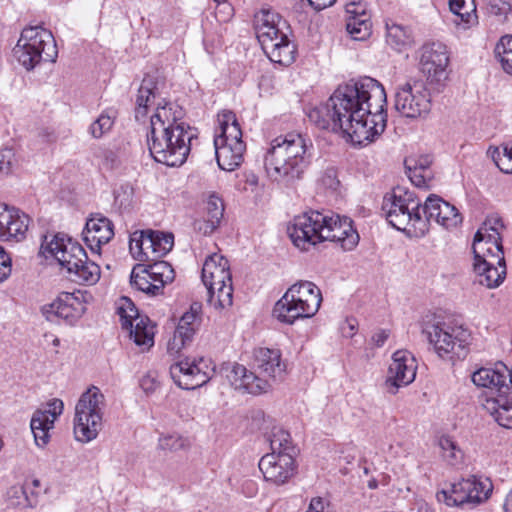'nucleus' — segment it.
<instances>
[{
    "label": "nucleus",
    "mask_w": 512,
    "mask_h": 512,
    "mask_svg": "<svg viewBox=\"0 0 512 512\" xmlns=\"http://www.w3.org/2000/svg\"><path fill=\"white\" fill-rule=\"evenodd\" d=\"M386 92L371 77L339 86L326 103L311 108L307 116L321 129L342 132L353 145L364 146L386 127Z\"/></svg>",
    "instance_id": "f257e3e1"
},
{
    "label": "nucleus",
    "mask_w": 512,
    "mask_h": 512,
    "mask_svg": "<svg viewBox=\"0 0 512 512\" xmlns=\"http://www.w3.org/2000/svg\"><path fill=\"white\" fill-rule=\"evenodd\" d=\"M182 116L179 106L164 99L157 103L147 135L150 154L157 162L175 167L186 161L195 134L181 121Z\"/></svg>",
    "instance_id": "f03ea898"
},
{
    "label": "nucleus",
    "mask_w": 512,
    "mask_h": 512,
    "mask_svg": "<svg viewBox=\"0 0 512 512\" xmlns=\"http://www.w3.org/2000/svg\"><path fill=\"white\" fill-rule=\"evenodd\" d=\"M292 243L302 251L323 241L337 242L345 251L353 250L359 235L346 216L312 210L296 216L287 227Z\"/></svg>",
    "instance_id": "7ed1b4c3"
},
{
    "label": "nucleus",
    "mask_w": 512,
    "mask_h": 512,
    "mask_svg": "<svg viewBox=\"0 0 512 512\" xmlns=\"http://www.w3.org/2000/svg\"><path fill=\"white\" fill-rule=\"evenodd\" d=\"M311 150V140L301 133L290 132L274 138L264 156L267 176L279 185L294 187L311 164Z\"/></svg>",
    "instance_id": "20e7f679"
},
{
    "label": "nucleus",
    "mask_w": 512,
    "mask_h": 512,
    "mask_svg": "<svg viewBox=\"0 0 512 512\" xmlns=\"http://www.w3.org/2000/svg\"><path fill=\"white\" fill-rule=\"evenodd\" d=\"M382 211L388 223L408 237L422 238L427 234V219L422 218L421 203L413 192L394 189L384 197Z\"/></svg>",
    "instance_id": "39448f33"
},
{
    "label": "nucleus",
    "mask_w": 512,
    "mask_h": 512,
    "mask_svg": "<svg viewBox=\"0 0 512 512\" xmlns=\"http://www.w3.org/2000/svg\"><path fill=\"white\" fill-rule=\"evenodd\" d=\"M321 303V290L310 281H300L293 284L276 302L273 313L280 322L291 325L299 319L313 317Z\"/></svg>",
    "instance_id": "423d86ee"
},
{
    "label": "nucleus",
    "mask_w": 512,
    "mask_h": 512,
    "mask_svg": "<svg viewBox=\"0 0 512 512\" xmlns=\"http://www.w3.org/2000/svg\"><path fill=\"white\" fill-rule=\"evenodd\" d=\"M219 128L214 138L218 166L225 171H233L243 161L246 146L242 141V131L236 116L231 111L218 114Z\"/></svg>",
    "instance_id": "0eeeda50"
},
{
    "label": "nucleus",
    "mask_w": 512,
    "mask_h": 512,
    "mask_svg": "<svg viewBox=\"0 0 512 512\" xmlns=\"http://www.w3.org/2000/svg\"><path fill=\"white\" fill-rule=\"evenodd\" d=\"M106 410V399L96 386L88 388L75 406L74 435L82 443H88L97 438L103 427V418Z\"/></svg>",
    "instance_id": "6e6552de"
},
{
    "label": "nucleus",
    "mask_w": 512,
    "mask_h": 512,
    "mask_svg": "<svg viewBox=\"0 0 512 512\" xmlns=\"http://www.w3.org/2000/svg\"><path fill=\"white\" fill-rule=\"evenodd\" d=\"M434 352L445 361L464 360L472 344L471 332L462 326L437 322L424 329Z\"/></svg>",
    "instance_id": "1a4fd4ad"
},
{
    "label": "nucleus",
    "mask_w": 512,
    "mask_h": 512,
    "mask_svg": "<svg viewBox=\"0 0 512 512\" xmlns=\"http://www.w3.org/2000/svg\"><path fill=\"white\" fill-rule=\"evenodd\" d=\"M58 51L52 33L40 26L23 29L14 48V55L27 70L41 61L55 62Z\"/></svg>",
    "instance_id": "9d476101"
},
{
    "label": "nucleus",
    "mask_w": 512,
    "mask_h": 512,
    "mask_svg": "<svg viewBox=\"0 0 512 512\" xmlns=\"http://www.w3.org/2000/svg\"><path fill=\"white\" fill-rule=\"evenodd\" d=\"M201 278L212 306L224 309L232 305V277L229 262L224 256L217 253L208 256L202 267Z\"/></svg>",
    "instance_id": "9b49d317"
},
{
    "label": "nucleus",
    "mask_w": 512,
    "mask_h": 512,
    "mask_svg": "<svg viewBox=\"0 0 512 512\" xmlns=\"http://www.w3.org/2000/svg\"><path fill=\"white\" fill-rule=\"evenodd\" d=\"M450 52L441 42L424 44L419 50L418 67L425 84L434 93L444 91L449 80Z\"/></svg>",
    "instance_id": "f8f14e48"
},
{
    "label": "nucleus",
    "mask_w": 512,
    "mask_h": 512,
    "mask_svg": "<svg viewBox=\"0 0 512 512\" xmlns=\"http://www.w3.org/2000/svg\"><path fill=\"white\" fill-rule=\"evenodd\" d=\"M420 80H409L396 87L395 109L406 118H426L432 109L431 92Z\"/></svg>",
    "instance_id": "ddd939ff"
},
{
    "label": "nucleus",
    "mask_w": 512,
    "mask_h": 512,
    "mask_svg": "<svg viewBox=\"0 0 512 512\" xmlns=\"http://www.w3.org/2000/svg\"><path fill=\"white\" fill-rule=\"evenodd\" d=\"M505 226L501 217L490 215L474 235L472 251L474 262L492 260L504 264L501 233Z\"/></svg>",
    "instance_id": "4468645a"
},
{
    "label": "nucleus",
    "mask_w": 512,
    "mask_h": 512,
    "mask_svg": "<svg viewBox=\"0 0 512 512\" xmlns=\"http://www.w3.org/2000/svg\"><path fill=\"white\" fill-rule=\"evenodd\" d=\"M491 492L492 484L488 479L472 476L452 484L449 490L438 491L436 498L448 506L477 505L485 501Z\"/></svg>",
    "instance_id": "2eb2a0df"
},
{
    "label": "nucleus",
    "mask_w": 512,
    "mask_h": 512,
    "mask_svg": "<svg viewBox=\"0 0 512 512\" xmlns=\"http://www.w3.org/2000/svg\"><path fill=\"white\" fill-rule=\"evenodd\" d=\"M42 254L53 257L67 273L76 269L86 259L84 248L76 241L62 234L45 236L40 248Z\"/></svg>",
    "instance_id": "dca6fc26"
},
{
    "label": "nucleus",
    "mask_w": 512,
    "mask_h": 512,
    "mask_svg": "<svg viewBox=\"0 0 512 512\" xmlns=\"http://www.w3.org/2000/svg\"><path fill=\"white\" fill-rule=\"evenodd\" d=\"M118 315L122 328L129 330L130 338L137 346L142 350L153 346L154 327L148 317L139 315L138 309L130 299L123 297L120 300Z\"/></svg>",
    "instance_id": "f3484780"
},
{
    "label": "nucleus",
    "mask_w": 512,
    "mask_h": 512,
    "mask_svg": "<svg viewBox=\"0 0 512 512\" xmlns=\"http://www.w3.org/2000/svg\"><path fill=\"white\" fill-rule=\"evenodd\" d=\"M214 373L209 360L204 358L185 359L170 367V375L175 384L186 390H193L206 384Z\"/></svg>",
    "instance_id": "a211bd4d"
},
{
    "label": "nucleus",
    "mask_w": 512,
    "mask_h": 512,
    "mask_svg": "<svg viewBox=\"0 0 512 512\" xmlns=\"http://www.w3.org/2000/svg\"><path fill=\"white\" fill-rule=\"evenodd\" d=\"M85 311L86 304L80 291L62 292L53 302L41 307V313L47 321L55 322L62 319L69 325H74Z\"/></svg>",
    "instance_id": "6ab92c4d"
},
{
    "label": "nucleus",
    "mask_w": 512,
    "mask_h": 512,
    "mask_svg": "<svg viewBox=\"0 0 512 512\" xmlns=\"http://www.w3.org/2000/svg\"><path fill=\"white\" fill-rule=\"evenodd\" d=\"M201 304H191L179 319L173 336L167 343V350L171 355L180 353L182 349L190 345L201 324Z\"/></svg>",
    "instance_id": "aec40b11"
},
{
    "label": "nucleus",
    "mask_w": 512,
    "mask_h": 512,
    "mask_svg": "<svg viewBox=\"0 0 512 512\" xmlns=\"http://www.w3.org/2000/svg\"><path fill=\"white\" fill-rule=\"evenodd\" d=\"M472 382L481 388L505 396L512 392V370L502 362L493 367H482L471 376Z\"/></svg>",
    "instance_id": "412c9836"
},
{
    "label": "nucleus",
    "mask_w": 512,
    "mask_h": 512,
    "mask_svg": "<svg viewBox=\"0 0 512 512\" xmlns=\"http://www.w3.org/2000/svg\"><path fill=\"white\" fill-rule=\"evenodd\" d=\"M415 376L416 365L412 354L406 350L396 351L392 356L385 382L387 392L393 395L396 394L400 387L412 383Z\"/></svg>",
    "instance_id": "4be33fe9"
},
{
    "label": "nucleus",
    "mask_w": 512,
    "mask_h": 512,
    "mask_svg": "<svg viewBox=\"0 0 512 512\" xmlns=\"http://www.w3.org/2000/svg\"><path fill=\"white\" fill-rule=\"evenodd\" d=\"M258 466L264 479L276 485L285 484L296 470L294 456L291 453H267L260 459Z\"/></svg>",
    "instance_id": "5701e85b"
},
{
    "label": "nucleus",
    "mask_w": 512,
    "mask_h": 512,
    "mask_svg": "<svg viewBox=\"0 0 512 512\" xmlns=\"http://www.w3.org/2000/svg\"><path fill=\"white\" fill-rule=\"evenodd\" d=\"M421 213L422 218L427 219V232L432 220L446 229L455 228L461 222L457 209L435 194L426 198L424 204L421 205Z\"/></svg>",
    "instance_id": "b1692460"
},
{
    "label": "nucleus",
    "mask_w": 512,
    "mask_h": 512,
    "mask_svg": "<svg viewBox=\"0 0 512 512\" xmlns=\"http://www.w3.org/2000/svg\"><path fill=\"white\" fill-rule=\"evenodd\" d=\"M227 378L235 389L253 395L266 393L271 387V383L268 379L256 375L254 372L247 370L245 366L238 363L232 365L227 374Z\"/></svg>",
    "instance_id": "393cba45"
},
{
    "label": "nucleus",
    "mask_w": 512,
    "mask_h": 512,
    "mask_svg": "<svg viewBox=\"0 0 512 512\" xmlns=\"http://www.w3.org/2000/svg\"><path fill=\"white\" fill-rule=\"evenodd\" d=\"M83 236L90 250L99 253L102 245L107 244L114 236L113 224L107 217L95 214L87 220Z\"/></svg>",
    "instance_id": "a878e982"
},
{
    "label": "nucleus",
    "mask_w": 512,
    "mask_h": 512,
    "mask_svg": "<svg viewBox=\"0 0 512 512\" xmlns=\"http://www.w3.org/2000/svg\"><path fill=\"white\" fill-rule=\"evenodd\" d=\"M280 24L281 17L270 10H261L255 15L254 28L262 49L271 47L274 41L285 35Z\"/></svg>",
    "instance_id": "bb28decb"
},
{
    "label": "nucleus",
    "mask_w": 512,
    "mask_h": 512,
    "mask_svg": "<svg viewBox=\"0 0 512 512\" xmlns=\"http://www.w3.org/2000/svg\"><path fill=\"white\" fill-rule=\"evenodd\" d=\"M254 367L265 379L281 380L286 371V365L282 361L281 352L278 349L258 348L254 351Z\"/></svg>",
    "instance_id": "cd10ccee"
},
{
    "label": "nucleus",
    "mask_w": 512,
    "mask_h": 512,
    "mask_svg": "<svg viewBox=\"0 0 512 512\" xmlns=\"http://www.w3.org/2000/svg\"><path fill=\"white\" fill-rule=\"evenodd\" d=\"M473 270L478 283L488 289L499 287L506 277V264H497L490 259L474 262Z\"/></svg>",
    "instance_id": "c85d7f7f"
},
{
    "label": "nucleus",
    "mask_w": 512,
    "mask_h": 512,
    "mask_svg": "<svg viewBox=\"0 0 512 512\" xmlns=\"http://www.w3.org/2000/svg\"><path fill=\"white\" fill-rule=\"evenodd\" d=\"M206 217L195 221V229L204 235L211 234L219 226L224 214L222 199L216 194H210L205 203Z\"/></svg>",
    "instance_id": "c756f323"
},
{
    "label": "nucleus",
    "mask_w": 512,
    "mask_h": 512,
    "mask_svg": "<svg viewBox=\"0 0 512 512\" xmlns=\"http://www.w3.org/2000/svg\"><path fill=\"white\" fill-rule=\"evenodd\" d=\"M153 230L135 231L130 235L129 250L132 257L140 262L156 261L149 253L153 249Z\"/></svg>",
    "instance_id": "7c9ffc66"
},
{
    "label": "nucleus",
    "mask_w": 512,
    "mask_h": 512,
    "mask_svg": "<svg viewBox=\"0 0 512 512\" xmlns=\"http://www.w3.org/2000/svg\"><path fill=\"white\" fill-rule=\"evenodd\" d=\"M451 12L455 15L457 27L467 30L478 24V15L474 0H449Z\"/></svg>",
    "instance_id": "2f4dec72"
},
{
    "label": "nucleus",
    "mask_w": 512,
    "mask_h": 512,
    "mask_svg": "<svg viewBox=\"0 0 512 512\" xmlns=\"http://www.w3.org/2000/svg\"><path fill=\"white\" fill-rule=\"evenodd\" d=\"M263 51L272 62L280 65L288 66L295 60L296 47L286 34Z\"/></svg>",
    "instance_id": "473e14b6"
},
{
    "label": "nucleus",
    "mask_w": 512,
    "mask_h": 512,
    "mask_svg": "<svg viewBox=\"0 0 512 512\" xmlns=\"http://www.w3.org/2000/svg\"><path fill=\"white\" fill-rule=\"evenodd\" d=\"M158 94L157 85L150 76L144 77L136 97L135 118L141 120L146 117L148 108L154 104Z\"/></svg>",
    "instance_id": "72a5a7b5"
},
{
    "label": "nucleus",
    "mask_w": 512,
    "mask_h": 512,
    "mask_svg": "<svg viewBox=\"0 0 512 512\" xmlns=\"http://www.w3.org/2000/svg\"><path fill=\"white\" fill-rule=\"evenodd\" d=\"M483 408L502 427L512 428V403L504 396L499 398H487Z\"/></svg>",
    "instance_id": "f704fd0d"
},
{
    "label": "nucleus",
    "mask_w": 512,
    "mask_h": 512,
    "mask_svg": "<svg viewBox=\"0 0 512 512\" xmlns=\"http://www.w3.org/2000/svg\"><path fill=\"white\" fill-rule=\"evenodd\" d=\"M386 43L397 51L409 47L413 40L408 27L393 21H386Z\"/></svg>",
    "instance_id": "c9c22d12"
},
{
    "label": "nucleus",
    "mask_w": 512,
    "mask_h": 512,
    "mask_svg": "<svg viewBox=\"0 0 512 512\" xmlns=\"http://www.w3.org/2000/svg\"><path fill=\"white\" fill-rule=\"evenodd\" d=\"M30 485L17 484L11 486L6 493L10 505L20 508H32L38 503V491H31Z\"/></svg>",
    "instance_id": "e433bc0d"
},
{
    "label": "nucleus",
    "mask_w": 512,
    "mask_h": 512,
    "mask_svg": "<svg viewBox=\"0 0 512 512\" xmlns=\"http://www.w3.org/2000/svg\"><path fill=\"white\" fill-rule=\"evenodd\" d=\"M53 426V419H50V416L47 413L42 412V410L34 412L31 418L30 428L37 446L43 447L48 443L49 431Z\"/></svg>",
    "instance_id": "4c0bfd02"
},
{
    "label": "nucleus",
    "mask_w": 512,
    "mask_h": 512,
    "mask_svg": "<svg viewBox=\"0 0 512 512\" xmlns=\"http://www.w3.org/2000/svg\"><path fill=\"white\" fill-rule=\"evenodd\" d=\"M28 224L29 217L24 213H20L19 210L13 209L11 219L4 228L5 232L1 233L0 239H15L16 241L22 240L28 230Z\"/></svg>",
    "instance_id": "58836bf2"
},
{
    "label": "nucleus",
    "mask_w": 512,
    "mask_h": 512,
    "mask_svg": "<svg viewBox=\"0 0 512 512\" xmlns=\"http://www.w3.org/2000/svg\"><path fill=\"white\" fill-rule=\"evenodd\" d=\"M130 283L133 287L148 295L155 296L162 291L159 284L155 283L146 271L145 265L142 264H138L133 268L130 276Z\"/></svg>",
    "instance_id": "ea45409f"
},
{
    "label": "nucleus",
    "mask_w": 512,
    "mask_h": 512,
    "mask_svg": "<svg viewBox=\"0 0 512 512\" xmlns=\"http://www.w3.org/2000/svg\"><path fill=\"white\" fill-rule=\"evenodd\" d=\"M117 117V111L113 108H108L102 111L98 118L90 125L89 133L95 139H100L108 134Z\"/></svg>",
    "instance_id": "a19ab883"
},
{
    "label": "nucleus",
    "mask_w": 512,
    "mask_h": 512,
    "mask_svg": "<svg viewBox=\"0 0 512 512\" xmlns=\"http://www.w3.org/2000/svg\"><path fill=\"white\" fill-rule=\"evenodd\" d=\"M346 29L354 40L363 41L367 39L372 32L369 14H362L356 18H348Z\"/></svg>",
    "instance_id": "79ce46f5"
},
{
    "label": "nucleus",
    "mask_w": 512,
    "mask_h": 512,
    "mask_svg": "<svg viewBox=\"0 0 512 512\" xmlns=\"http://www.w3.org/2000/svg\"><path fill=\"white\" fill-rule=\"evenodd\" d=\"M151 262V264L145 266V269L152 277V280L163 289L165 284L171 283L174 280V270L168 262L159 261V259Z\"/></svg>",
    "instance_id": "37998d69"
},
{
    "label": "nucleus",
    "mask_w": 512,
    "mask_h": 512,
    "mask_svg": "<svg viewBox=\"0 0 512 512\" xmlns=\"http://www.w3.org/2000/svg\"><path fill=\"white\" fill-rule=\"evenodd\" d=\"M81 262L69 274H73L77 281L88 285L95 284L100 278V267L95 262L89 261L87 257Z\"/></svg>",
    "instance_id": "c03bdc74"
},
{
    "label": "nucleus",
    "mask_w": 512,
    "mask_h": 512,
    "mask_svg": "<svg viewBox=\"0 0 512 512\" xmlns=\"http://www.w3.org/2000/svg\"><path fill=\"white\" fill-rule=\"evenodd\" d=\"M270 448V453H291L292 455L294 454V446L292 445L291 436L287 431L281 428H277L272 431L270 437Z\"/></svg>",
    "instance_id": "a18cd8bd"
},
{
    "label": "nucleus",
    "mask_w": 512,
    "mask_h": 512,
    "mask_svg": "<svg viewBox=\"0 0 512 512\" xmlns=\"http://www.w3.org/2000/svg\"><path fill=\"white\" fill-rule=\"evenodd\" d=\"M438 444L444 461L450 465H456L461 462L463 453L451 437L445 435L441 436Z\"/></svg>",
    "instance_id": "49530a36"
},
{
    "label": "nucleus",
    "mask_w": 512,
    "mask_h": 512,
    "mask_svg": "<svg viewBox=\"0 0 512 512\" xmlns=\"http://www.w3.org/2000/svg\"><path fill=\"white\" fill-rule=\"evenodd\" d=\"M174 238L172 234L160 231H153V249L149 253L157 259L165 256L173 247Z\"/></svg>",
    "instance_id": "de8ad7c7"
},
{
    "label": "nucleus",
    "mask_w": 512,
    "mask_h": 512,
    "mask_svg": "<svg viewBox=\"0 0 512 512\" xmlns=\"http://www.w3.org/2000/svg\"><path fill=\"white\" fill-rule=\"evenodd\" d=\"M496 53L505 72L512 75V35L503 36L496 46Z\"/></svg>",
    "instance_id": "09e8293b"
},
{
    "label": "nucleus",
    "mask_w": 512,
    "mask_h": 512,
    "mask_svg": "<svg viewBox=\"0 0 512 512\" xmlns=\"http://www.w3.org/2000/svg\"><path fill=\"white\" fill-rule=\"evenodd\" d=\"M488 12L500 23L508 21L512 12L510 0H488Z\"/></svg>",
    "instance_id": "8fccbe9b"
},
{
    "label": "nucleus",
    "mask_w": 512,
    "mask_h": 512,
    "mask_svg": "<svg viewBox=\"0 0 512 512\" xmlns=\"http://www.w3.org/2000/svg\"><path fill=\"white\" fill-rule=\"evenodd\" d=\"M158 446L162 450L179 451L186 449L189 442L179 434H166L159 438Z\"/></svg>",
    "instance_id": "3c124183"
},
{
    "label": "nucleus",
    "mask_w": 512,
    "mask_h": 512,
    "mask_svg": "<svg viewBox=\"0 0 512 512\" xmlns=\"http://www.w3.org/2000/svg\"><path fill=\"white\" fill-rule=\"evenodd\" d=\"M492 158L501 171L512 173V143L504 145L502 152L496 148Z\"/></svg>",
    "instance_id": "603ef678"
},
{
    "label": "nucleus",
    "mask_w": 512,
    "mask_h": 512,
    "mask_svg": "<svg viewBox=\"0 0 512 512\" xmlns=\"http://www.w3.org/2000/svg\"><path fill=\"white\" fill-rule=\"evenodd\" d=\"M15 162V154L12 148L4 147L0 149V174L8 175L12 172Z\"/></svg>",
    "instance_id": "864d4df0"
},
{
    "label": "nucleus",
    "mask_w": 512,
    "mask_h": 512,
    "mask_svg": "<svg viewBox=\"0 0 512 512\" xmlns=\"http://www.w3.org/2000/svg\"><path fill=\"white\" fill-rule=\"evenodd\" d=\"M406 168L408 169V177L416 187H425L427 180L430 179L431 173L421 172L419 168H412V161H405Z\"/></svg>",
    "instance_id": "5fc2aeb1"
},
{
    "label": "nucleus",
    "mask_w": 512,
    "mask_h": 512,
    "mask_svg": "<svg viewBox=\"0 0 512 512\" xmlns=\"http://www.w3.org/2000/svg\"><path fill=\"white\" fill-rule=\"evenodd\" d=\"M47 409L42 410V412L47 413L50 416V419H53V422L59 417L64 409V403L62 400L58 398H54L47 404Z\"/></svg>",
    "instance_id": "6e6d98bb"
},
{
    "label": "nucleus",
    "mask_w": 512,
    "mask_h": 512,
    "mask_svg": "<svg viewBox=\"0 0 512 512\" xmlns=\"http://www.w3.org/2000/svg\"><path fill=\"white\" fill-rule=\"evenodd\" d=\"M11 273V258L4 249L0 251V282L4 281Z\"/></svg>",
    "instance_id": "4d7b16f0"
},
{
    "label": "nucleus",
    "mask_w": 512,
    "mask_h": 512,
    "mask_svg": "<svg viewBox=\"0 0 512 512\" xmlns=\"http://www.w3.org/2000/svg\"><path fill=\"white\" fill-rule=\"evenodd\" d=\"M140 386L145 393H152L158 388L159 382L155 376L148 373L141 378Z\"/></svg>",
    "instance_id": "13d9d810"
},
{
    "label": "nucleus",
    "mask_w": 512,
    "mask_h": 512,
    "mask_svg": "<svg viewBox=\"0 0 512 512\" xmlns=\"http://www.w3.org/2000/svg\"><path fill=\"white\" fill-rule=\"evenodd\" d=\"M346 12L349 14L348 18H356L362 14H368L363 4L355 2H351L346 5Z\"/></svg>",
    "instance_id": "bf43d9fd"
},
{
    "label": "nucleus",
    "mask_w": 512,
    "mask_h": 512,
    "mask_svg": "<svg viewBox=\"0 0 512 512\" xmlns=\"http://www.w3.org/2000/svg\"><path fill=\"white\" fill-rule=\"evenodd\" d=\"M405 161H412V168H419V169L421 168V172L431 173L429 170L431 161H430L429 157H427V156L421 157L419 159L409 158V159H406Z\"/></svg>",
    "instance_id": "052dcab7"
},
{
    "label": "nucleus",
    "mask_w": 512,
    "mask_h": 512,
    "mask_svg": "<svg viewBox=\"0 0 512 512\" xmlns=\"http://www.w3.org/2000/svg\"><path fill=\"white\" fill-rule=\"evenodd\" d=\"M326 502L321 497L311 499L309 506L305 512H325Z\"/></svg>",
    "instance_id": "680f3d73"
},
{
    "label": "nucleus",
    "mask_w": 512,
    "mask_h": 512,
    "mask_svg": "<svg viewBox=\"0 0 512 512\" xmlns=\"http://www.w3.org/2000/svg\"><path fill=\"white\" fill-rule=\"evenodd\" d=\"M389 337V332L386 330H379L371 338L375 347H382Z\"/></svg>",
    "instance_id": "e2e57ef3"
},
{
    "label": "nucleus",
    "mask_w": 512,
    "mask_h": 512,
    "mask_svg": "<svg viewBox=\"0 0 512 512\" xmlns=\"http://www.w3.org/2000/svg\"><path fill=\"white\" fill-rule=\"evenodd\" d=\"M322 181L324 185L332 190H336L339 185V181L336 179L335 173L332 170H329L325 173Z\"/></svg>",
    "instance_id": "0e129e2a"
},
{
    "label": "nucleus",
    "mask_w": 512,
    "mask_h": 512,
    "mask_svg": "<svg viewBox=\"0 0 512 512\" xmlns=\"http://www.w3.org/2000/svg\"><path fill=\"white\" fill-rule=\"evenodd\" d=\"M315 10L325 9L335 3L336 0H307Z\"/></svg>",
    "instance_id": "69168bd1"
},
{
    "label": "nucleus",
    "mask_w": 512,
    "mask_h": 512,
    "mask_svg": "<svg viewBox=\"0 0 512 512\" xmlns=\"http://www.w3.org/2000/svg\"><path fill=\"white\" fill-rule=\"evenodd\" d=\"M102 158L105 160L107 164H113L116 160V155L111 150H104L102 152Z\"/></svg>",
    "instance_id": "338daca9"
},
{
    "label": "nucleus",
    "mask_w": 512,
    "mask_h": 512,
    "mask_svg": "<svg viewBox=\"0 0 512 512\" xmlns=\"http://www.w3.org/2000/svg\"><path fill=\"white\" fill-rule=\"evenodd\" d=\"M503 508L505 512H512V490L506 496Z\"/></svg>",
    "instance_id": "774afa93"
}]
</instances>
